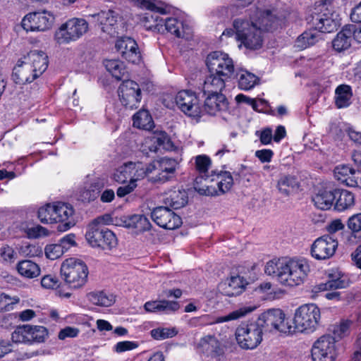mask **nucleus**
<instances>
[{
  "instance_id": "c03bdc74",
  "label": "nucleus",
  "mask_w": 361,
  "mask_h": 361,
  "mask_svg": "<svg viewBox=\"0 0 361 361\" xmlns=\"http://www.w3.org/2000/svg\"><path fill=\"white\" fill-rule=\"evenodd\" d=\"M95 221H96L89 225L85 234V238L92 247H99L100 243H102V238H103L104 229L99 228Z\"/></svg>"
},
{
  "instance_id": "6e6d98bb",
  "label": "nucleus",
  "mask_w": 361,
  "mask_h": 361,
  "mask_svg": "<svg viewBox=\"0 0 361 361\" xmlns=\"http://www.w3.org/2000/svg\"><path fill=\"white\" fill-rule=\"evenodd\" d=\"M30 345L33 343H44L48 337V331L42 326L30 325Z\"/></svg>"
},
{
  "instance_id": "20e7f679",
  "label": "nucleus",
  "mask_w": 361,
  "mask_h": 361,
  "mask_svg": "<svg viewBox=\"0 0 361 361\" xmlns=\"http://www.w3.org/2000/svg\"><path fill=\"white\" fill-rule=\"evenodd\" d=\"M321 319L320 309L313 303L300 306L295 312L293 326L295 331L305 333L314 332Z\"/></svg>"
},
{
  "instance_id": "1a4fd4ad",
  "label": "nucleus",
  "mask_w": 361,
  "mask_h": 361,
  "mask_svg": "<svg viewBox=\"0 0 361 361\" xmlns=\"http://www.w3.org/2000/svg\"><path fill=\"white\" fill-rule=\"evenodd\" d=\"M175 102L178 109L189 117L199 118L203 115L200 99L192 91L181 90L178 92L176 95Z\"/></svg>"
},
{
  "instance_id": "aec40b11",
  "label": "nucleus",
  "mask_w": 361,
  "mask_h": 361,
  "mask_svg": "<svg viewBox=\"0 0 361 361\" xmlns=\"http://www.w3.org/2000/svg\"><path fill=\"white\" fill-rule=\"evenodd\" d=\"M334 176L341 183L349 187L361 188V171H355L349 165L341 164L334 169Z\"/></svg>"
},
{
  "instance_id": "5701e85b",
  "label": "nucleus",
  "mask_w": 361,
  "mask_h": 361,
  "mask_svg": "<svg viewBox=\"0 0 361 361\" xmlns=\"http://www.w3.org/2000/svg\"><path fill=\"white\" fill-rule=\"evenodd\" d=\"M27 62L24 60H19L16 66L13 68L12 78L16 84L23 85L30 83L38 78L35 75V72Z\"/></svg>"
},
{
  "instance_id": "338daca9",
  "label": "nucleus",
  "mask_w": 361,
  "mask_h": 361,
  "mask_svg": "<svg viewBox=\"0 0 361 361\" xmlns=\"http://www.w3.org/2000/svg\"><path fill=\"white\" fill-rule=\"evenodd\" d=\"M75 235L73 233H69L66 235L59 240V245L63 248L64 252L68 251L71 247L76 245Z\"/></svg>"
},
{
  "instance_id": "0e129e2a",
  "label": "nucleus",
  "mask_w": 361,
  "mask_h": 361,
  "mask_svg": "<svg viewBox=\"0 0 361 361\" xmlns=\"http://www.w3.org/2000/svg\"><path fill=\"white\" fill-rule=\"evenodd\" d=\"M44 252L46 257L51 260L59 258L64 253L63 248L59 243L47 245L45 247Z\"/></svg>"
},
{
  "instance_id": "49530a36",
  "label": "nucleus",
  "mask_w": 361,
  "mask_h": 361,
  "mask_svg": "<svg viewBox=\"0 0 361 361\" xmlns=\"http://www.w3.org/2000/svg\"><path fill=\"white\" fill-rule=\"evenodd\" d=\"M132 179H130V180L133 181L135 183H136L137 180L143 179L147 176L153 173L152 169H151V163L144 164L140 161H132Z\"/></svg>"
},
{
  "instance_id": "4be33fe9",
  "label": "nucleus",
  "mask_w": 361,
  "mask_h": 361,
  "mask_svg": "<svg viewBox=\"0 0 361 361\" xmlns=\"http://www.w3.org/2000/svg\"><path fill=\"white\" fill-rule=\"evenodd\" d=\"M228 102L224 94L221 93H210L206 97L202 106L203 114L204 113L216 116L219 113L228 110Z\"/></svg>"
},
{
  "instance_id": "c9c22d12",
  "label": "nucleus",
  "mask_w": 361,
  "mask_h": 361,
  "mask_svg": "<svg viewBox=\"0 0 361 361\" xmlns=\"http://www.w3.org/2000/svg\"><path fill=\"white\" fill-rule=\"evenodd\" d=\"M164 202L174 209L184 207L188 202V195L184 190H172L166 194Z\"/></svg>"
},
{
  "instance_id": "bf43d9fd",
  "label": "nucleus",
  "mask_w": 361,
  "mask_h": 361,
  "mask_svg": "<svg viewBox=\"0 0 361 361\" xmlns=\"http://www.w3.org/2000/svg\"><path fill=\"white\" fill-rule=\"evenodd\" d=\"M0 257L3 263L11 264L16 260L18 254L12 247L4 245L0 247Z\"/></svg>"
},
{
  "instance_id": "e433bc0d",
  "label": "nucleus",
  "mask_w": 361,
  "mask_h": 361,
  "mask_svg": "<svg viewBox=\"0 0 361 361\" xmlns=\"http://www.w3.org/2000/svg\"><path fill=\"white\" fill-rule=\"evenodd\" d=\"M335 193H336V198L334 208L337 211L343 212L354 205L355 196L351 192L346 190H335Z\"/></svg>"
},
{
  "instance_id": "4c0bfd02",
  "label": "nucleus",
  "mask_w": 361,
  "mask_h": 361,
  "mask_svg": "<svg viewBox=\"0 0 361 361\" xmlns=\"http://www.w3.org/2000/svg\"><path fill=\"white\" fill-rule=\"evenodd\" d=\"M300 186L298 178L292 175H283L280 177L277 183V188L280 193L288 196L297 190Z\"/></svg>"
},
{
  "instance_id": "9d476101",
  "label": "nucleus",
  "mask_w": 361,
  "mask_h": 361,
  "mask_svg": "<svg viewBox=\"0 0 361 361\" xmlns=\"http://www.w3.org/2000/svg\"><path fill=\"white\" fill-rule=\"evenodd\" d=\"M333 16L331 7L322 4H315L311 14V22L319 32H331L338 25Z\"/></svg>"
},
{
  "instance_id": "69168bd1",
  "label": "nucleus",
  "mask_w": 361,
  "mask_h": 361,
  "mask_svg": "<svg viewBox=\"0 0 361 361\" xmlns=\"http://www.w3.org/2000/svg\"><path fill=\"white\" fill-rule=\"evenodd\" d=\"M138 347L137 342L130 341H124L118 342L114 347V350L118 353H123L128 350H132Z\"/></svg>"
},
{
  "instance_id": "052dcab7",
  "label": "nucleus",
  "mask_w": 361,
  "mask_h": 361,
  "mask_svg": "<svg viewBox=\"0 0 361 361\" xmlns=\"http://www.w3.org/2000/svg\"><path fill=\"white\" fill-rule=\"evenodd\" d=\"M99 245V247L103 250H111L117 245V239L114 233L110 230L105 228L104 230L103 238Z\"/></svg>"
},
{
  "instance_id": "39448f33",
  "label": "nucleus",
  "mask_w": 361,
  "mask_h": 361,
  "mask_svg": "<svg viewBox=\"0 0 361 361\" xmlns=\"http://www.w3.org/2000/svg\"><path fill=\"white\" fill-rule=\"evenodd\" d=\"M263 331L257 320L240 324L235 332L238 345L243 350L255 349L262 341Z\"/></svg>"
},
{
  "instance_id": "09e8293b",
  "label": "nucleus",
  "mask_w": 361,
  "mask_h": 361,
  "mask_svg": "<svg viewBox=\"0 0 361 361\" xmlns=\"http://www.w3.org/2000/svg\"><path fill=\"white\" fill-rule=\"evenodd\" d=\"M163 19L157 13L147 14L142 18V23L147 30L163 33Z\"/></svg>"
},
{
  "instance_id": "4468645a",
  "label": "nucleus",
  "mask_w": 361,
  "mask_h": 361,
  "mask_svg": "<svg viewBox=\"0 0 361 361\" xmlns=\"http://www.w3.org/2000/svg\"><path fill=\"white\" fill-rule=\"evenodd\" d=\"M177 166L176 159L166 157L152 161L151 169L155 175L149 180L153 183H161L170 180L175 176Z\"/></svg>"
},
{
  "instance_id": "ea45409f",
  "label": "nucleus",
  "mask_w": 361,
  "mask_h": 361,
  "mask_svg": "<svg viewBox=\"0 0 361 361\" xmlns=\"http://www.w3.org/2000/svg\"><path fill=\"white\" fill-rule=\"evenodd\" d=\"M16 268L18 274L27 279H34L40 274L39 265L32 260L25 259L20 261L18 263Z\"/></svg>"
},
{
  "instance_id": "e2e57ef3",
  "label": "nucleus",
  "mask_w": 361,
  "mask_h": 361,
  "mask_svg": "<svg viewBox=\"0 0 361 361\" xmlns=\"http://www.w3.org/2000/svg\"><path fill=\"white\" fill-rule=\"evenodd\" d=\"M99 191L95 185H90L85 188L80 192V200L82 202H91L94 200L99 196Z\"/></svg>"
},
{
  "instance_id": "a211bd4d",
  "label": "nucleus",
  "mask_w": 361,
  "mask_h": 361,
  "mask_svg": "<svg viewBox=\"0 0 361 361\" xmlns=\"http://www.w3.org/2000/svg\"><path fill=\"white\" fill-rule=\"evenodd\" d=\"M338 247V241L330 235H324L314 240L311 247L312 257L324 260L331 257Z\"/></svg>"
},
{
  "instance_id": "de8ad7c7",
  "label": "nucleus",
  "mask_w": 361,
  "mask_h": 361,
  "mask_svg": "<svg viewBox=\"0 0 361 361\" xmlns=\"http://www.w3.org/2000/svg\"><path fill=\"white\" fill-rule=\"evenodd\" d=\"M104 65L108 72H109L116 80H121L126 73L125 66L122 61L117 59H106L104 61Z\"/></svg>"
},
{
  "instance_id": "3c124183",
  "label": "nucleus",
  "mask_w": 361,
  "mask_h": 361,
  "mask_svg": "<svg viewBox=\"0 0 361 361\" xmlns=\"http://www.w3.org/2000/svg\"><path fill=\"white\" fill-rule=\"evenodd\" d=\"M135 5L141 8L149 10L160 14L167 13L166 8L161 2L157 3L155 0H130Z\"/></svg>"
},
{
  "instance_id": "79ce46f5",
  "label": "nucleus",
  "mask_w": 361,
  "mask_h": 361,
  "mask_svg": "<svg viewBox=\"0 0 361 361\" xmlns=\"http://www.w3.org/2000/svg\"><path fill=\"white\" fill-rule=\"evenodd\" d=\"M256 309V305H245L241 306L238 309L233 310L226 316L217 317L216 319V323H223L243 318L254 312Z\"/></svg>"
},
{
  "instance_id": "13d9d810",
  "label": "nucleus",
  "mask_w": 361,
  "mask_h": 361,
  "mask_svg": "<svg viewBox=\"0 0 361 361\" xmlns=\"http://www.w3.org/2000/svg\"><path fill=\"white\" fill-rule=\"evenodd\" d=\"M178 334L176 328H157L150 331V334L154 339L164 340L172 338Z\"/></svg>"
},
{
  "instance_id": "72a5a7b5",
  "label": "nucleus",
  "mask_w": 361,
  "mask_h": 361,
  "mask_svg": "<svg viewBox=\"0 0 361 361\" xmlns=\"http://www.w3.org/2000/svg\"><path fill=\"white\" fill-rule=\"evenodd\" d=\"M321 39V32L314 29L302 33L295 40V47L302 50L314 45Z\"/></svg>"
},
{
  "instance_id": "a18cd8bd",
  "label": "nucleus",
  "mask_w": 361,
  "mask_h": 361,
  "mask_svg": "<svg viewBox=\"0 0 361 361\" xmlns=\"http://www.w3.org/2000/svg\"><path fill=\"white\" fill-rule=\"evenodd\" d=\"M87 298L92 304L102 307H109L114 302V296L104 291L91 292Z\"/></svg>"
},
{
  "instance_id": "f3484780",
  "label": "nucleus",
  "mask_w": 361,
  "mask_h": 361,
  "mask_svg": "<svg viewBox=\"0 0 361 361\" xmlns=\"http://www.w3.org/2000/svg\"><path fill=\"white\" fill-rule=\"evenodd\" d=\"M152 220L160 227L173 230L182 224L181 218L167 207H158L151 214Z\"/></svg>"
},
{
  "instance_id": "a19ab883",
  "label": "nucleus",
  "mask_w": 361,
  "mask_h": 361,
  "mask_svg": "<svg viewBox=\"0 0 361 361\" xmlns=\"http://www.w3.org/2000/svg\"><path fill=\"white\" fill-rule=\"evenodd\" d=\"M133 126L140 129L150 130L154 128L153 119L147 110L142 109L133 116Z\"/></svg>"
},
{
  "instance_id": "bb28decb",
  "label": "nucleus",
  "mask_w": 361,
  "mask_h": 361,
  "mask_svg": "<svg viewBox=\"0 0 361 361\" xmlns=\"http://www.w3.org/2000/svg\"><path fill=\"white\" fill-rule=\"evenodd\" d=\"M198 348L209 356L216 357L224 353V348L220 341L214 336H206L198 343Z\"/></svg>"
},
{
  "instance_id": "f704fd0d",
  "label": "nucleus",
  "mask_w": 361,
  "mask_h": 361,
  "mask_svg": "<svg viewBox=\"0 0 361 361\" xmlns=\"http://www.w3.org/2000/svg\"><path fill=\"white\" fill-rule=\"evenodd\" d=\"M352 87L345 84L338 85L335 90V104L338 109L346 108L351 104Z\"/></svg>"
},
{
  "instance_id": "f8f14e48",
  "label": "nucleus",
  "mask_w": 361,
  "mask_h": 361,
  "mask_svg": "<svg viewBox=\"0 0 361 361\" xmlns=\"http://www.w3.org/2000/svg\"><path fill=\"white\" fill-rule=\"evenodd\" d=\"M54 22V15L49 11H42L25 15L21 21V25L27 32H44L51 28Z\"/></svg>"
},
{
  "instance_id": "c85d7f7f",
  "label": "nucleus",
  "mask_w": 361,
  "mask_h": 361,
  "mask_svg": "<svg viewBox=\"0 0 361 361\" xmlns=\"http://www.w3.org/2000/svg\"><path fill=\"white\" fill-rule=\"evenodd\" d=\"M214 181L216 182L219 189L217 195H219V193L224 194L230 190L233 185V177L229 171H220L217 172L216 171H212L211 178L207 183Z\"/></svg>"
},
{
  "instance_id": "5fc2aeb1",
  "label": "nucleus",
  "mask_w": 361,
  "mask_h": 361,
  "mask_svg": "<svg viewBox=\"0 0 361 361\" xmlns=\"http://www.w3.org/2000/svg\"><path fill=\"white\" fill-rule=\"evenodd\" d=\"M38 218L43 224L55 223L54 203L41 207L38 210Z\"/></svg>"
},
{
  "instance_id": "b1692460",
  "label": "nucleus",
  "mask_w": 361,
  "mask_h": 361,
  "mask_svg": "<svg viewBox=\"0 0 361 361\" xmlns=\"http://www.w3.org/2000/svg\"><path fill=\"white\" fill-rule=\"evenodd\" d=\"M349 285L348 277L338 271L332 270L329 274V279L326 283H321L314 286V292L324 291L330 289L345 288Z\"/></svg>"
},
{
  "instance_id": "412c9836",
  "label": "nucleus",
  "mask_w": 361,
  "mask_h": 361,
  "mask_svg": "<svg viewBox=\"0 0 361 361\" xmlns=\"http://www.w3.org/2000/svg\"><path fill=\"white\" fill-rule=\"evenodd\" d=\"M91 16L96 18L103 32L110 36H115L118 34L116 29L119 15L115 11L111 9L102 11Z\"/></svg>"
},
{
  "instance_id": "2f4dec72",
  "label": "nucleus",
  "mask_w": 361,
  "mask_h": 361,
  "mask_svg": "<svg viewBox=\"0 0 361 361\" xmlns=\"http://www.w3.org/2000/svg\"><path fill=\"white\" fill-rule=\"evenodd\" d=\"M336 198L334 190H319L312 197L314 205L319 209H329L334 204Z\"/></svg>"
},
{
  "instance_id": "680f3d73",
  "label": "nucleus",
  "mask_w": 361,
  "mask_h": 361,
  "mask_svg": "<svg viewBox=\"0 0 361 361\" xmlns=\"http://www.w3.org/2000/svg\"><path fill=\"white\" fill-rule=\"evenodd\" d=\"M19 301L18 297H11L4 293H0V312L13 310V305Z\"/></svg>"
},
{
  "instance_id": "393cba45",
  "label": "nucleus",
  "mask_w": 361,
  "mask_h": 361,
  "mask_svg": "<svg viewBox=\"0 0 361 361\" xmlns=\"http://www.w3.org/2000/svg\"><path fill=\"white\" fill-rule=\"evenodd\" d=\"M24 59L31 66L32 72H35V75H37L38 78L47 69L48 56L42 51H32Z\"/></svg>"
},
{
  "instance_id": "f03ea898",
  "label": "nucleus",
  "mask_w": 361,
  "mask_h": 361,
  "mask_svg": "<svg viewBox=\"0 0 361 361\" xmlns=\"http://www.w3.org/2000/svg\"><path fill=\"white\" fill-rule=\"evenodd\" d=\"M264 271L276 277L284 286L294 287L302 284L310 271L309 262L305 258L282 257L269 260Z\"/></svg>"
},
{
  "instance_id": "6ab92c4d",
  "label": "nucleus",
  "mask_w": 361,
  "mask_h": 361,
  "mask_svg": "<svg viewBox=\"0 0 361 361\" xmlns=\"http://www.w3.org/2000/svg\"><path fill=\"white\" fill-rule=\"evenodd\" d=\"M55 223L61 222L59 226L61 231L70 229L75 224L73 221L74 209L68 203L63 202H54Z\"/></svg>"
},
{
  "instance_id": "f257e3e1",
  "label": "nucleus",
  "mask_w": 361,
  "mask_h": 361,
  "mask_svg": "<svg viewBox=\"0 0 361 361\" xmlns=\"http://www.w3.org/2000/svg\"><path fill=\"white\" fill-rule=\"evenodd\" d=\"M279 21L272 11L252 8L247 16L233 20L235 39L240 42V46L247 49H259L263 46L265 33L276 27Z\"/></svg>"
},
{
  "instance_id": "7c9ffc66",
  "label": "nucleus",
  "mask_w": 361,
  "mask_h": 361,
  "mask_svg": "<svg viewBox=\"0 0 361 361\" xmlns=\"http://www.w3.org/2000/svg\"><path fill=\"white\" fill-rule=\"evenodd\" d=\"M163 32L167 31L177 37H188L186 35L190 33V28L188 25H184L182 21H179L175 18H169L163 20Z\"/></svg>"
},
{
  "instance_id": "7ed1b4c3",
  "label": "nucleus",
  "mask_w": 361,
  "mask_h": 361,
  "mask_svg": "<svg viewBox=\"0 0 361 361\" xmlns=\"http://www.w3.org/2000/svg\"><path fill=\"white\" fill-rule=\"evenodd\" d=\"M88 274L86 264L79 259H66L61 266V276L71 288L83 287L87 281Z\"/></svg>"
},
{
  "instance_id": "8fccbe9b",
  "label": "nucleus",
  "mask_w": 361,
  "mask_h": 361,
  "mask_svg": "<svg viewBox=\"0 0 361 361\" xmlns=\"http://www.w3.org/2000/svg\"><path fill=\"white\" fill-rule=\"evenodd\" d=\"M30 325L17 326L11 334L12 341L16 343L30 345Z\"/></svg>"
},
{
  "instance_id": "774afa93",
  "label": "nucleus",
  "mask_w": 361,
  "mask_h": 361,
  "mask_svg": "<svg viewBox=\"0 0 361 361\" xmlns=\"http://www.w3.org/2000/svg\"><path fill=\"white\" fill-rule=\"evenodd\" d=\"M348 226L354 233L361 231V213L353 215L348 221Z\"/></svg>"
},
{
  "instance_id": "58836bf2",
  "label": "nucleus",
  "mask_w": 361,
  "mask_h": 361,
  "mask_svg": "<svg viewBox=\"0 0 361 361\" xmlns=\"http://www.w3.org/2000/svg\"><path fill=\"white\" fill-rule=\"evenodd\" d=\"M352 39L351 31L348 25H346L334 39L332 42L333 47L339 52L346 50L350 47Z\"/></svg>"
},
{
  "instance_id": "37998d69",
  "label": "nucleus",
  "mask_w": 361,
  "mask_h": 361,
  "mask_svg": "<svg viewBox=\"0 0 361 361\" xmlns=\"http://www.w3.org/2000/svg\"><path fill=\"white\" fill-rule=\"evenodd\" d=\"M237 78L239 87L243 90L252 89L258 80V78L255 74L243 69L237 73Z\"/></svg>"
},
{
  "instance_id": "864d4df0",
  "label": "nucleus",
  "mask_w": 361,
  "mask_h": 361,
  "mask_svg": "<svg viewBox=\"0 0 361 361\" xmlns=\"http://www.w3.org/2000/svg\"><path fill=\"white\" fill-rule=\"evenodd\" d=\"M131 166L132 161H129L119 166L114 173V179L119 183H124L128 179H132Z\"/></svg>"
},
{
  "instance_id": "423d86ee",
  "label": "nucleus",
  "mask_w": 361,
  "mask_h": 361,
  "mask_svg": "<svg viewBox=\"0 0 361 361\" xmlns=\"http://www.w3.org/2000/svg\"><path fill=\"white\" fill-rule=\"evenodd\" d=\"M89 30V23L84 18H73L62 24L55 33L59 44H68L81 38Z\"/></svg>"
},
{
  "instance_id": "2eb2a0df",
  "label": "nucleus",
  "mask_w": 361,
  "mask_h": 361,
  "mask_svg": "<svg viewBox=\"0 0 361 361\" xmlns=\"http://www.w3.org/2000/svg\"><path fill=\"white\" fill-rule=\"evenodd\" d=\"M118 93L120 102L124 106L130 109L138 107L142 94L137 82L130 80L123 81L118 87Z\"/></svg>"
},
{
  "instance_id": "ddd939ff",
  "label": "nucleus",
  "mask_w": 361,
  "mask_h": 361,
  "mask_svg": "<svg viewBox=\"0 0 361 361\" xmlns=\"http://www.w3.org/2000/svg\"><path fill=\"white\" fill-rule=\"evenodd\" d=\"M211 164V159L207 155L201 154L195 157V168L199 172L200 176L195 180V188L202 195L214 196L218 195V193L216 189L213 185H205L203 188H198V185L201 184L202 180L208 182L210 179L211 173L209 174L208 169Z\"/></svg>"
},
{
  "instance_id": "473e14b6",
  "label": "nucleus",
  "mask_w": 361,
  "mask_h": 361,
  "mask_svg": "<svg viewBox=\"0 0 361 361\" xmlns=\"http://www.w3.org/2000/svg\"><path fill=\"white\" fill-rule=\"evenodd\" d=\"M123 223L126 228L135 229L137 233L149 231L152 226L149 219L142 214L130 216Z\"/></svg>"
},
{
  "instance_id": "4d7b16f0",
  "label": "nucleus",
  "mask_w": 361,
  "mask_h": 361,
  "mask_svg": "<svg viewBox=\"0 0 361 361\" xmlns=\"http://www.w3.org/2000/svg\"><path fill=\"white\" fill-rule=\"evenodd\" d=\"M167 140L166 134L161 133L147 139L145 145L148 147L149 152H157L159 147L162 146Z\"/></svg>"
},
{
  "instance_id": "6e6552de",
  "label": "nucleus",
  "mask_w": 361,
  "mask_h": 361,
  "mask_svg": "<svg viewBox=\"0 0 361 361\" xmlns=\"http://www.w3.org/2000/svg\"><path fill=\"white\" fill-rule=\"evenodd\" d=\"M264 331H278L284 334H293L294 329L286 318V314L280 309L269 310L257 319Z\"/></svg>"
},
{
  "instance_id": "0eeeda50",
  "label": "nucleus",
  "mask_w": 361,
  "mask_h": 361,
  "mask_svg": "<svg viewBox=\"0 0 361 361\" xmlns=\"http://www.w3.org/2000/svg\"><path fill=\"white\" fill-rule=\"evenodd\" d=\"M206 66L209 73H214L230 80L234 76V62L225 52L221 51L210 52L206 58Z\"/></svg>"
},
{
  "instance_id": "c756f323",
  "label": "nucleus",
  "mask_w": 361,
  "mask_h": 361,
  "mask_svg": "<svg viewBox=\"0 0 361 361\" xmlns=\"http://www.w3.org/2000/svg\"><path fill=\"white\" fill-rule=\"evenodd\" d=\"M230 79L221 77L214 73H209L204 80L203 91L204 94L221 93L224 89L226 82Z\"/></svg>"
},
{
  "instance_id": "9b49d317",
  "label": "nucleus",
  "mask_w": 361,
  "mask_h": 361,
  "mask_svg": "<svg viewBox=\"0 0 361 361\" xmlns=\"http://www.w3.org/2000/svg\"><path fill=\"white\" fill-rule=\"evenodd\" d=\"M337 356L335 338L331 335H324L314 343L312 348L313 361H336Z\"/></svg>"
},
{
  "instance_id": "a878e982",
  "label": "nucleus",
  "mask_w": 361,
  "mask_h": 361,
  "mask_svg": "<svg viewBox=\"0 0 361 361\" xmlns=\"http://www.w3.org/2000/svg\"><path fill=\"white\" fill-rule=\"evenodd\" d=\"M179 308L178 302L166 300L147 301L144 305L145 310L150 313L170 314L176 312Z\"/></svg>"
},
{
  "instance_id": "dca6fc26",
  "label": "nucleus",
  "mask_w": 361,
  "mask_h": 361,
  "mask_svg": "<svg viewBox=\"0 0 361 361\" xmlns=\"http://www.w3.org/2000/svg\"><path fill=\"white\" fill-rule=\"evenodd\" d=\"M115 48L123 59L129 63L139 64L142 61V55L135 39L123 37L117 39Z\"/></svg>"
},
{
  "instance_id": "603ef678",
  "label": "nucleus",
  "mask_w": 361,
  "mask_h": 361,
  "mask_svg": "<svg viewBox=\"0 0 361 361\" xmlns=\"http://www.w3.org/2000/svg\"><path fill=\"white\" fill-rule=\"evenodd\" d=\"M351 322L349 320H343L339 324H336L329 328V331L332 332L335 338V343L337 340H340L350 334V328Z\"/></svg>"
},
{
  "instance_id": "cd10ccee",
  "label": "nucleus",
  "mask_w": 361,
  "mask_h": 361,
  "mask_svg": "<svg viewBox=\"0 0 361 361\" xmlns=\"http://www.w3.org/2000/svg\"><path fill=\"white\" fill-rule=\"evenodd\" d=\"M247 285L246 281L240 276H231L220 286L223 293L227 296L233 297L240 294Z\"/></svg>"
}]
</instances>
